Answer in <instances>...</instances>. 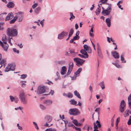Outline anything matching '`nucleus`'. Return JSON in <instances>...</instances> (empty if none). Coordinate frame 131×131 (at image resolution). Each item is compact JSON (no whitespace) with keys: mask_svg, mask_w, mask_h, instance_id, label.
<instances>
[{"mask_svg":"<svg viewBox=\"0 0 131 131\" xmlns=\"http://www.w3.org/2000/svg\"><path fill=\"white\" fill-rule=\"evenodd\" d=\"M25 93L23 90L20 91L19 93V98L21 102L24 105H26L28 103V101L26 97Z\"/></svg>","mask_w":131,"mask_h":131,"instance_id":"obj_1","label":"nucleus"},{"mask_svg":"<svg viewBox=\"0 0 131 131\" xmlns=\"http://www.w3.org/2000/svg\"><path fill=\"white\" fill-rule=\"evenodd\" d=\"M7 33L8 36L12 37L16 36L18 32L16 29L12 28H9L7 29Z\"/></svg>","mask_w":131,"mask_h":131,"instance_id":"obj_2","label":"nucleus"},{"mask_svg":"<svg viewBox=\"0 0 131 131\" xmlns=\"http://www.w3.org/2000/svg\"><path fill=\"white\" fill-rule=\"evenodd\" d=\"M69 113L70 115L74 116L79 115L80 113L79 110L75 108L70 109L69 111Z\"/></svg>","mask_w":131,"mask_h":131,"instance_id":"obj_3","label":"nucleus"},{"mask_svg":"<svg viewBox=\"0 0 131 131\" xmlns=\"http://www.w3.org/2000/svg\"><path fill=\"white\" fill-rule=\"evenodd\" d=\"M74 61L76 63V65L79 67L82 65L85 61V60L78 58H74Z\"/></svg>","mask_w":131,"mask_h":131,"instance_id":"obj_4","label":"nucleus"},{"mask_svg":"<svg viewBox=\"0 0 131 131\" xmlns=\"http://www.w3.org/2000/svg\"><path fill=\"white\" fill-rule=\"evenodd\" d=\"M111 7V5H109L106 9L102 11V13L104 16L108 15L110 14L112 11Z\"/></svg>","mask_w":131,"mask_h":131,"instance_id":"obj_5","label":"nucleus"},{"mask_svg":"<svg viewBox=\"0 0 131 131\" xmlns=\"http://www.w3.org/2000/svg\"><path fill=\"white\" fill-rule=\"evenodd\" d=\"M126 104L124 100L121 102L119 106V111L120 112L123 113L126 109Z\"/></svg>","mask_w":131,"mask_h":131,"instance_id":"obj_6","label":"nucleus"},{"mask_svg":"<svg viewBox=\"0 0 131 131\" xmlns=\"http://www.w3.org/2000/svg\"><path fill=\"white\" fill-rule=\"evenodd\" d=\"M46 88L45 86H39L36 91L37 93L38 94H43L45 93ZM36 92V91H35Z\"/></svg>","mask_w":131,"mask_h":131,"instance_id":"obj_7","label":"nucleus"},{"mask_svg":"<svg viewBox=\"0 0 131 131\" xmlns=\"http://www.w3.org/2000/svg\"><path fill=\"white\" fill-rule=\"evenodd\" d=\"M73 67V64L72 62H70L69 64L68 69L67 73L66 74V76L69 75L70 74L72 71Z\"/></svg>","mask_w":131,"mask_h":131,"instance_id":"obj_8","label":"nucleus"},{"mask_svg":"<svg viewBox=\"0 0 131 131\" xmlns=\"http://www.w3.org/2000/svg\"><path fill=\"white\" fill-rule=\"evenodd\" d=\"M21 13L19 12L17 13V15L15 16V18L16 19L18 18V21L19 22L21 21L23 18V16L21 14Z\"/></svg>","mask_w":131,"mask_h":131,"instance_id":"obj_9","label":"nucleus"},{"mask_svg":"<svg viewBox=\"0 0 131 131\" xmlns=\"http://www.w3.org/2000/svg\"><path fill=\"white\" fill-rule=\"evenodd\" d=\"M66 34V32L64 31H62L58 35V39H63L64 36Z\"/></svg>","mask_w":131,"mask_h":131,"instance_id":"obj_10","label":"nucleus"},{"mask_svg":"<svg viewBox=\"0 0 131 131\" xmlns=\"http://www.w3.org/2000/svg\"><path fill=\"white\" fill-rule=\"evenodd\" d=\"M83 47L84 50L85 51H88V53H91V47L88 46L86 45H84L83 46Z\"/></svg>","mask_w":131,"mask_h":131,"instance_id":"obj_11","label":"nucleus"},{"mask_svg":"<svg viewBox=\"0 0 131 131\" xmlns=\"http://www.w3.org/2000/svg\"><path fill=\"white\" fill-rule=\"evenodd\" d=\"M13 17V14L12 13H9L6 17L5 20L6 21H8L12 19Z\"/></svg>","mask_w":131,"mask_h":131,"instance_id":"obj_12","label":"nucleus"},{"mask_svg":"<svg viewBox=\"0 0 131 131\" xmlns=\"http://www.w3.org/2000/svg\"><path fill=\"white\" fill-rule=\"evenodd\" d=\"M97 53L99 56L100 57L101 54V49L99 43H97Z\"/></svg>","mask_w":131,"mask_h":131,"instance_id":"obj_13","label":"nucleus"},{"mask_svg":"<svg viewBox=\"0 0 131 131\" xmlns=\"http://www.w3.org/2000/svg\"><path fill=\"white\" fill-rule=\"evenodd\" d=\"M52 101L51 100H46L44 101L43 103L46 105H50L52 104Z\"/></svg>","mask_w":131,"mask_h":131,"instance_id":"obj_14","label":"nucleus"},{"mask_svg":"<svg viewBox=\"0 0 131 131\" xmlns=\"http://www.w3.org/2000/svg\"><path fill=\"white\" fill-rule=\"evenodd\" d=\"M10 101L11 102L14 101L16 103H17L18 101V98L16 97H14L12 96H10Z\"/></svg>","mask_w":131,"mask_h":131,"instance_id":"obj_15","label":"nucleus"},{"mask_svg":"<svg viewBox=\"0 0 131 131\" xmlns=\"http://www.w3.org/2000/svg\"><path fill=\"white\" fill-rule=\"evenodd\" d=\"M112 54L115 59L118 58L119 57L118 53L115 51L112 52Z\"/></svg>","mask_w":131,"mask_h":131,"instance_id":"obj_16","label":"nucleus"},{"mask_svg":"<svg viewBox=\"0 0 131 131\" xmlns=\"http://www.w3.org/2000/svg\"><path fill=\"white\" fill-rule=\"evenodd\" d=\"M72 122L77 126H80L82 125V124L81 123H78L76 119L73 120Z\"/></svg>","mask_w":131,"mask_h":131,"instance_id":"obj_17","label":"nucleus"},{"mask_svg":"<svg viewBox=\"0 0 131 131\" xmlns=\"http://www.w3.org/2000/svg\"><path fill=\"white\" fill-rule=\"evenodd\" d=\"M82 69L81 68H79L77 71L74 73V75L78 77L81 72Z\"/></svg>","mask_w":131,"mask_h":131,"instance_id":"obj_18","label":"nucleus"},{"mask_svg":"<svg viewBox=\"0 0 131 131\" xmlns=\"http://www.w3.org/2000/svg\"><path fill=\"white\" fill-rule=\"evenodd\" d=\"M46 119V122L48 123H50L52 120V117L51 116H47L45 117Z\"/></svg>","mask_w":131,"mask_h":131,"instance_id":"obj_19","label":"nucleus"},{"mask_svg":"<svg viewBox=\"0 0 131 131\" xmlns=\"http://www.w3.org/2000/svg\"><path fill=\"white\" fill-rule=\"evenodd\" d=\"M69 126H71L73 128L75 129L77 131H81V130L80 128L76 127L73 124H71L70 125H69Z\"/></svg>","mask_w":131,"mask_h":131,"instance_id":"obj_20","label":"nucleus"},{"mask_svg":"<svg viewBox=\"0 0 131 131\" xmlns=\"http://www.w3.org/2000/svg\"><path fill=\"white\" fill-rule=\"evenodd\" d=\"M14 4L12 2H9L7 5V6L8 8H13L14 6Z\"/></svg>","mask_w":131,"mask_h":131,"instance_id":"obj_21","label":"nucleus"},{"mask_svg":"<svg viewBox=\"0 0 131 131\" xmlns=\"http://www.w3.org/2000/svg\"><path fill=\"white\" fill-rule=\"evenodd\" d=\"M66 66H64L62 67L61 71V74L62 75H63L65 73Z\"/></svg>","mask_w":131,"mask_h":131,"instance_id":"obj_22","label":"nucleus"},{"mask_svg":"<svg viewBox=\"0 0 131 131\" xmlns=\"http://www.w3.org/2000/svg\"><path fill=\"white\" fill-rule=\"evenodd\" d=\"M128 102L129 107L131 109V94L128 97Z\"/></svg>","mask_w":131,"mask_h":131,"instance_id":"obj_23","label":"nucleus"},{"mask_svg":"<svg viewBox=\"0 0 131 131\" xmlns=\"http://www.w3.org/2000/svg\"><path fill=\"white\" fill-rule=\"evenodd\" d=\"M105 22L108 27H110L111 26V20L109 18H107L105 20Z\"/></svg>","mask_w":131,"mask_h":131,"instance_id":"obj_24","label":"nucleus"},{"mask_svg":"<svg viewBox=\"0 0 131 131\" xmlns=\"http://www.w3.org/2000/svg\"><path fill=\"white\" fill-rule=\"evenodd\" d=\"M6 60L5 59H3L2 60H0V64L1 65V67L2 66H5L6 63Z\"/></svg>","mask_w":131,"mask_h":131,"instance_id":"obj_25","label":"nucleus"},{"mask_svg":"<svg viewBox=\"0 0 131 131\" xmlns=\"http://www.w3.org/2000/svg\"><path fill=\"white\" fill-rule=\"evenodd\" d=\"M99 85H100L102 90L104 89L105 88V86L104 84V82L103 81L101 82L99 84Z\"/></svg>","mask_w":131,"mask_h":131,"instance_id":"obj_26","label":"nucleus"},{"mask_svg":"<svg viewBox=\"0 0 131 131\" xmlns=\"http://www.w3.org/2000/svg\"><path fill=\"white\" fill-rule=\"evenodd\" d=\"M78 56L82 58H88V55L85 54H78Z\"/></svg>","mask_w":131,"mask_h":131,"instance_id":"obj_27","label":"nucleus"},{"mask_svg":"<svg viewBox=\"0 0 131 131\" xmlns=\"http://www.w3.org/2000/svg\"><path fill=\"white\" fill-rule=\"evenodd\" d=\"M2 47H3V49L4 50L7 51V50L8 47V44H4L2 46Z\"/></svg>","mask_w":131,"mask_h":131,"instance_id":"obj_28","label":"nucleus"},{"mask_svg":"<svg viewBox=\"0 0 131 131\" xmlns=\"http://www.w3.org/2000/svg\"><path fill=\"white\" fill-rule=\"evenodd\" d=\"M74 95L79 98L81 99V97L79 93L77 91H75L74 92Z\"/></svg>","mask_w":131,"mask_h":131,"instance_id":"obj_29","label":"nucleus"},{"mask_svg":"<svg viewBox=\"0 0 131 131\" xmlns=\"http://www.w3.org/2000/svg\"><path fill=\"white\" fill-rule=\"evenodd\" d=\"M45 131H57V130L55 128H50L47 129Z\"/></svg>","mask_w":131,"mask_h":131,"instance_id":"obj_30","label":"nucleus"},{"mask_svg":"<svg viewBox=\"0 0 131 131\" xmlns=\"http://www.w3.org/2000/svg\"><path fill=\"white\" fill-rule=\"evenodd\" d=\"M124 53H123L121 56V60L123 63H125L126 62V61L125 60L124 58Z\"/></svg>","mask_w":131,"mask_h":131,"instance_id":"obj_31","label":"nucleus"},{"mask_svg":"<svg viewBox=\"0 0 131 131\" xmlns=\"http://www.w3.org/2000/svg\"><path fill=\"white\" fill-rule=\"evenodd\" d=\"M70 17L69 18L70 20H72V19H74L75 18V16L73 15L72 13L70 12Z\"/></svg>","mask_w":131,"mask_h":131,"instance_id":"obj_32","label":"nucleus"},{"mask_svg":"<svg viewBox=\"0 0 131 131\" xmlns=\"http://www.w3.org/2000/svg\"><path fill=\"white\" fill-rule=\"evenodd\" d=\"M122 1H120L117 3V5L118 6V7L120 8L121 10H123V8L121 7V5H120V4H122Z\"/></svg>","mask_w":131,"mask_h":131,"instance_id":"obj_33","label":"nucleus"},{"mask_svg":"<svg viewBox=\"0 0 131 131\" xmlns=\"http://www.w3.org/2000/svg\"><path fill=\"white\" fill-rule=\"evenodd\" d=\"M9 64H8L6 68L5 71L6 72H8L10 70V68Z\"/></svg>","mask_w":131,"mask_h":131,"instance_id":"obj_34","label":"nucleus"},{"mask_svg":"<svg viewBox=\"0 0 131 131\" xmlns=\"http://www.w3.org/2000/svg\"><path fill=\"white\" fill-rule=\"evenodd\" d=\"M40 9V8L39 7H38L35 9V12L36 13L38 14Z\"/></svg>","mask_w":131,"mask_h":131,"instance_id":"obj_35","label":"nucleus"},{"mask_svg":"<svg viewBox=\"0 0 131 131\" xmlns=\"http://www.w3.org/2000/svg\"><path fill=\"white\" fill-rule=\"evenodd\" d=\"M129 110H126L124 112V115L125 117H126L128 116L129 115Z\"/></svg>","mask_w":131,"mask_h":131,"instance_id":"obj_36","label":"nucleus"},{"mask_svg":"<svg viewBox=\"0 0 131 131\" xmlns=\"http://www.w3.org/2000/svg\"><path fill=\"white\" fill-rule=\"evenodd\" d=\"M71 104L73 105H75L77 104V102L73 99L71 100L70 101Z\"/></svg>","mask_w":131,"mask_h":131,"instance_id":"obj_37","label":"nucleus"},{"mask_svg":"<svg viewBox=\"0 0 131 131\" xmlns=\"http://www.w3.org/2000/svg\"><path fill=\"white\" fill-rule=\"evenodd\" d=\"M9 65L10 67V70L13 71L14 70L15 68V65H13L11 64H10Z\"/></svg>","mask_w":131,"mask_h":131,"instance_id":"obj_38","label":"nucleus"},{"mask_svg":"<svg viewBox=\"0 0 131 131\" xmlns=\"http://www.w3.org/2000/svg\"><path fill=\"white\" fill-rule=\"evenodd\" d=\"M66 96L69 98H71L73 97V95L71 93H69L66 94Z\"/></svg>","mask_w":131,"mask_h":131,"instance_id":"obj_39","label":"nucleus"},{"mask_svg":"<svg viewBox=\"0 0 131 131\" xmlns=\"http://www.w3.org/2000/svg\"><path fill=\"white\" fill-rule=\"evenodd\" d=\"M73 30L72 29H71L70 30L69 34V37H70L73 34Z\"/></svg>","mask_w":131,"mask_h":131,"instance_id":"obj_40","label":"nucleus"},{"mask_svg":"<svg viewBox=\"0 0 131 131\" xmlns=\"http://www.w3.org/2000/svg\"><path fill=\"white\" fill-rule=\"evenodd\" d=\"M80 52L83 54L88 55L87 54V52L84 49L81 50L80 51Z\"/></svg>","mask_w":131,"mask_h":131,"instance_id":"obj_41","label":"nucleus"},{"mask_svg":"<svg viewBox=\"0 0 131 131\" xmlns=\"http://www.w3.org/2000/svg\"><path fill=\"white\" fill-rule=\"evenodd\" d=\"M33 123L34 125L35 128H36L37 130L39 129V127L37 125V124L35 122H33Z\"/></svg>","mask_w":131,"mask_h":131,"instance_id":"obj_42","label":"nucleus"},{"mask_svg":"<svg viewBox=\"0 0 131 131\" xmlns=\"http://www.w3.org/2000/svg\"><path fill=\"white\" fill-rule=\"evenodd\" d=\"M16 20V19L15 18V17H14V18L12 20H10L9 21V23L10 24H12L14 23L15 21Z\"/></svg>","mask_w":131,"mask_h":131,"instance_id":"obj_43","label":"nucleus"},{"mask_svg":"<svg viewBox=\"0 0 131 131\" xmlns=\"http://www.w3.org/2000/svg\"><path fill=\"white\" fill-rule=\"evenodd\" d=\"M40 108L42 110H45L46 109V107L43 105L40 104Z\"/></svg>","mask_w":131,"mask_h":131,"instance_id":"obj_44","label":"nucleus"},{"mask_svg":"<svg viewBox=\"0 0 131 131\" xmlns=\"http://www.w3.org/2000/svg\"><path fill=\"white\" fill-rule=\"evenodd\" d=\"M49 123H48L47 122H46L44 124V126L46 127H49L51 126L52 125H53L52 124L50 125H49L48 124Z\"/></svg>","mask_w":131,"mask_h":131,"instance_id":"obj_45","label":"nucleus"},{"mask_svg":"<svg viewBox=\"0 0 131 131\" xmlns=\"http://www.w3.org/2000/svg\"><path fill=\"white\" fill-rule=\"evenodd\" d=\"M113 64L115 65L118 68H121L122 67L119 64L117 63H114Z\"/></svg>","mask_w":131,"mask_h":131,"instance_id":"obj_46","label":"nucleus"},{"mask_svg":"<svg viewBox=\"0 0 131 131\" xmlns=\"http://www.w3.org/2000/svg\"><path fill=\"white\" fill-rule=\"evenodd\" d=\"M127 124L129 125L131 124V116H129V119L128 121Z\"/></svg>","mask_w":131,"mask_h":131,"instance_id":"obj_47","label":"nucleus"},{"mask_svg":"<svg viewBox=\"0 0 131 131\" xmlns=\"http://www.w3.org/2000/svg\"><path fill=\"white\" fill-rule=\"evenodd\" d=\"M21 78L25 79L27 77V75L26 74H23L21 75Z\"/></svg>","mask_w":131,"mask_h":131,"instance_id":"obj_48","label":"nucleus"},{"mask_svg":"<svg viewBox=\"0 0 131 131\" xmlns=\"http://www.w3.org/2000/svg\"><path fill=\"white\" fill-rule=\"evenodd\" d=\"M96 124H97V126H98V127L99 128L101 127V125L100 123V122L98 121H97L96 123H95Z\"/></svg>","mask_w":131,"mask_h":131,"instance_id":"obj_49","label":"nucleus"},{"mask_svg":"<svg viewBox=\"0 0 131 131\" xmlns=\"http://www.w3.org/2000/svg\"><path fill=\"white\" fill-rule=\"evenodd\" d=\"M101 12V10L97 9L96 11V13L97 15L99 14Z\"/></svg>","mask_w":131,"mask_h":131,"instance_id":"obj_50","label":"nucleus"},{"mask_svg":"<svg viewBox=\"0 0 131 131\" xmlns=\"http://www.w3.org/2000/svg\"><path fill=\"white\" fill-rule=\"evenodd\" d=\"M13 50L14 52H16L18 54L19 53V51L18 50H17L16 48H13Z\"/></svg>","mask_w":131,"mask_h":131,"instance_id":"obj_51","label":"nucleus"},{"mask_svg":"<svg viewBox=\"0 0 131 131\" xmlns=\"http://www.w3.org/2000/svg\"><path fill=\"white\" fill-rule=\"evenodd\" d=\"M65 62L63 61H60L57 62V63L60 64H62L65 63Z\"/></svg>","mask_w":131,"mask_h":131,"instance_id":"obj_52","label":"nucleus"},{"mask_svg":"<svg viewBox=\"0 0 131 131\" xmlns=\"http://www.w3.org/2000/svg\"><path fill=\"white\" fill-rule=\"evenodd\" d=\"M56 74L57 75L58 77V78L55 79V80L56 81L58 79H60L59 73L58 72H57Z\"/></svg>","mask_w":131,"mask_h":131,"instance_id":"obj_53","label":"nucleus"},{"mask_svg":"<svg viewBox=\"0 0 131 131\" xmlns=\"http://www.w3.org/2000/svg\"><path fill=\"white\" fill-rule=\"evenodd\" d=\"M107 0H100L99 2L102 3H106Z\"/></svg>","mask_w":131,"mask_h":131,"instance_id":"obj_54","label":"nucleus"},{"mask_svg":"<svg viewBox=\"0 0 131 131\" xmlns=\"http://www.w3.org/2000/svg\"><path fill=\"white\" fill-rule=\"evenodd\" d=\"M26 82V81H21V82L22 83V84H21L22 86V87H24L26 85V84L23 83V82Z\"/></svg>","mask_w":131,"mask_h":131,"instance_id":"obj_55","label":"nucleus"},{"mask_svg":"<svg viewBox=\"0 0 131 131\" xmlns=\"http://www.w3.org/2000/svg\"><path fill=\"white\" fill-rule=\"evenodd\" d=\"M38 5V3H36L34 4L32 6V8L33 9L35 8Z\"/></svg>","mask_w":131,"mask_h":131,"instance_id":"obj_56","label":"nucleus"},{"mask_svg":"<svg viewBox=\"0 0 131 131\" xmlns=\"http://www.w3.org/2000/svg\"><path fill=\"white\" fill-rule=\"evenodd\" d=\"M79 38V36H75L73 38V39H74V40H77Z\"/></svg>","mask_w":131,"mask_h":131,"instance_id":"obj_57","label":"nucleus"},{"mask_svg":"<svg viewBox=\"0 0 131 131\" xmlns=\"http://www.w3.org/2000/svg\"><path fill=\"white\" fill-rule=\"evenodd\" d=\"M94 129H98V127L97 125H96L95 123H94Z\"/></svg>","mask_w":131,"mask_h":131,"instance_id":"obj_58","label":"nucleus"},{"mask_svg":"<svg viewBox=\"0 0 131 131\" xmlns=\"http://www.w3.org/2000/svg\"><path fill=\"white\" fill-rule=\"evenodd\" d=\"M77 76H76V75H75L74 77H71V80H75L76 79V78L77 77Z\"/></svg>","mask_w":131,"mask_h":131,"instance_id":"obj_59","label":"nucleus"},{"mask_svg":"<svg viewBox=\"0 0 131 131\" xmlns=\"http://www.w3.org/2000/svg\"><path fill=\"white\" fill-rule=\"evenodd\" d=\"M3 23H2V24H1L0 27V30H3V29L4 28L3 26Z\"/></svg>","mask_w":131,"mask_h":131,"instance_id":"obj_60","label":"nucleus"},{"mask_svg":"<svg viewBox=\"0 0 131 131\" xmlns=\"http://www.w3.org/2000/svg\"><path fill=\"white\" fill-rule=\"evenodd\" d=\"M7 39L6 38V36L5 35H4L3 37L2 41H5Z\"/></svg>","mask_w":131,"mask_h":131,"instance_id":"obj_61","label":"nucleus"},{"mask_svg":"<svg viewBox=\"0 0 131 131\" xmlns=\"http://www.w3.org/2000/svg\"><path fill=\"white\" fill-rule=\"evenodd\" d=\"M77 52H74L73 53L71 54L72 56L73 57H74L77 54Z\"/></svg>","mask_w":131,"mask_h":131,"instance_id":"obj_62","label":"nucleus"},{"mask_svg":"<svg viewBox=\"0 0 131 131\" xmlns=\"http://www.w3.org/2000/svg\"><path fill=\"white\" fill-rule=\"evenodd\" d=\"M44 19H43L42 20L41 22H40V24H41V25L42 26V27H43V24L44 23Z\"/></svg>","mask_w":131,"mask_h":131,"instance_id":"obj_63","label":"nucleus"},{"mask_svg":"<svg viewBox=\"0 0 131 131\" xmlns=\"http://www.w3.org/2000/svg\"><path fill=\"white\" fill-rule=\"evenodd\" d=\"M17 45L19 46V47L20 48H21L23 47V46L22 45V43L20 44H17Z\"/></svg>","mask_w":131,"mask_h":131,"instance_id":"obj_64","label":"nucleus"}]
</instances>
